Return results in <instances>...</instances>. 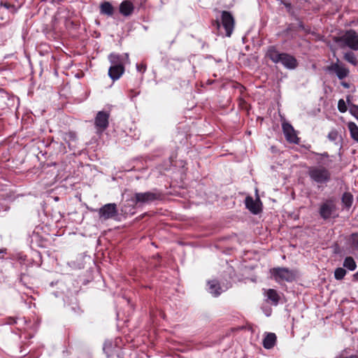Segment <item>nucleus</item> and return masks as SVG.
I'll list each match as a JSON object with an SVG mask.
<instances>
[{
    "mask_svg": "<svg viewBox=\"0 0 358 358\" xmlns=\"http://www.w3.org/2000/svg\"><path fill=\"white\" fill-rule=\"evenodd\" d=\"M307 173L310 181L318 185L328 183L331 178L329 170L323 166H310Z\"/></svg>",
    "mask_w": 358,
    "mask_h": 358,
    "instance_id": "obj_1",
    "label": "nucleus"
},
{
    "mask_svg": "<svg viewBox=\"0 0 358 358\" xmlns=\"http://www.w3.org/2000/svg\"><path fill=\"white\" fill-rule=\"evenodd\" d=\"M162 199V193L157 189L145 192H136L134 195L133 202L138 206L150 204Z\"/></svg>",
    "mask_w": 358,
    "mask_h": 358,
    "instance_id": "obj_2",
    "label": "nucleus"
},
{
    "mask_svg": "<svg viewBox=\"0 0 358 358\" xmlns=\"http://www.w3.org/2000/svg\"><path fill=\"white\" fill-rule=\"evenodd\" d=\"M234 18L229 11H222L221 15V22L218 20L213 23V26L215 27L220 34L223 33L221 31V26L225 31L224 35L230 37L233 33L234 28Z\"/></svg>",
    "mask_w": 358,
    "mask_h": 358,
    "instance_id": "obj_3",
    "label": "nucleus"
},
{
    "mask_svg": "<svg viewBox=\"0 0 358 358\" xmlns=\"http://www.w3.org/2000/svg\"><path fill=\"white\" fill-rule=\"evenodd\" d=\"M273 279L278 283L282 282H292L295 280L296 271L285 267H276L271 270Z\"/></svg>",
    "mask_w": 358,
    "mask_h": 358,
    "instance_id": "obj_4",
    "label": "nucleus"
},
{
    "mask_svg": "<svg viewBox=\"0 0 358 358\" xmlns=\"http://www.w3.org/2000/svg\"><path fill=\"white\" fill-rule=\"evenodd\" d=\"M108 59L111 63L108 69V76L113 81L117 80L124 72V67L120 61V56L111 53Z\"/></svg>",
    "mask_w": 358,
    "mask_h": 358,
    "instance_id": "obj_5",
    "label": "nucleus"
},
{
    "mask_svg": "<svg viewBox=\"0 0 358 358\" xmlns=\"http://www.w3.org/2000/svg\"><path fill=\"white\" fill-rule=\"evenodd\" d=\"M352 50H358V33L354 29H348L336 41Z\"/></svg>",
    "mask_w": 358,
    "mask_h": 358,
    "instance_id": "obj_6",
    "label": "nucleus"
},
{
    "mask_svg": "<svg viewBox=\"0 0 358 358\" xmlns=\"http://www.w3.org/2000/svg\"><path fill=\"white\" fill-rule=\"evenodd\" d=\"M98 214L101 220L113 219L118 214L117 205L115 203L105 204L98 210Z\"/></svg>",
    "mask_w": 358,
    "mask_h": 358,
    "instance_id": "obj_7",
    "label": "nucleus"
},
{
    "mask_svg": "<svg viewBox=\"0 0 358 358\" xmlns=\"http://www.w3.org/2000/svg\"><path fill=\"white\" fill-rule=\"evenodd\" d=\"M110 114L106 111H99L94 118V126L97 134H101L108 127Z\"/></svg>",
    "mask_w": 358,
    "mask_h": 358,
    "instance_id": "obj_8",
    "label": "nucleus"
},
{
    "mask_svg": "<svg viewBox=\"0 0 358 358\" xmlns=\"http://www.w3.org/2000/svg\"><path fill=\"white\" fill-rule=\"evenodd\" d=\"M327 71L329 73H334L339 80H343L346 78L350 71L345 66L344 64H341L339 59L337 58L336 62L332 63L331 65L327 67Z\"/></svg>",
    "mask_w": 358,
    "mask_h": 358,
    "instance_id": "obj_9",
    "label": "nucleus"
},
{
    "mask_svg": "<svg viewBox=\"0 0 358 358\" xmlns=\"http://www.w3.org/2000/svg\"><path fill=\"white\" fill-rule=\"evenodd\" d=\"M282 128L285 137L288 142L294 144H298L299 143V138L291 124L284 121L282 123Z\"/></svg>",
    "mask_w": 358,
    "mask_h": 358,
    "instance_id": "obj_10",
    "label": "nucleus"
},
{
    "mask_svg": "<svg viewBox=\"0 0 358 358\" xmlns=\"http://www.w3.org/2000/svg\"><path fill=\"white\" fill-rule=\"evenodd\" d=\"M336 206L331 201H327L320 208V215L324 220L330 218L336 212Z\"/></svg>",
    "mask_w": 358,
    "mask_h": 358,
    "instance_id": "obj_11",
    "label": "nucleus"
},
{
    "mask_svg": "<svg viewBox=\"0 0 358 358\" xmlns=\"http://www.w3.org/2000/svg\"><path fill=\"white\" fill-rule=\"evenodd\" d=\"M285 68L287 69H294L298 65L296 59L287 53H282L280 62Z\"/></svg>",
    "mask_w": 358,
    "mask_h": 358,
    "instance_id": "obj_12",
    "label": "nucleus"
},
{
    "mask_svg": "<svg viewBox=\"0 0 358 358\" xmlns=\"http://www.w3.org/2000/svg\"><path fill=\"white\" fill-rule=\"evenodd\" d=\"M264 291L266 301L273 306H278L280 299L278 292L273 289H264Z\"/></svg>",
    "mask_w": 358,
    "mask_h": 358,
    "instance_id": "obj_13",
    "label": "nucleus"
},
{
    "mask_svg": "<svg viewBox=\"0 0 358 358\" xmlns=\"http://www.w3.org/2000/svg\"><path fill=\"white\" fill-rule=\"evenodd\" d=\"M282 55V53H280L273 45L269 46L266 53V56L275 64L280 62Z\"/></svg>",
    "mask_w": 358,
    "mask_h": 358,
    "instance_id": "obj_14",
    "label": "nucleus"
},
{
    "mask_svg": "<svg viewBox=\"0 0 358 358\" xmlns=\"http://www.w3.org/2000/svg\"><path fill=\"white\" fill-rule=\"evenodd\" d=\"M208 291L214 296H218L224 291L216 280L208 281Z\"/></svg>",
    "mask_w": 358,
    "mask_h": 358,
    "instance_id": "obj_15",
    "label": "nucleus"
},
{
    "mask_svg": "<svg viewBox=\"0 0 358 358\" xmlns=\"http://www.w3.org/2000/svg\"><path fill=\"white\" fill-rule=\"evenodd\" d=\"M134 10V5L130 1H123L119 7L120 13L125 17L131 15Z\"/></svg>",
    "mask_w": 358,
    "mask_h": 358,
    "instance_id": "obj_16",
    "label": "nucleus"
},
{
    "mask_svg": "<svg viewBox=\"0 0 358 358\" xmlns=\"http://www.w3.org/2000/svg\"><path fill=\"white\" fill-rule=\"evenodd\" d=\"M245 206L253 214H258L261 208L258 203L252 197L247 196L245 198Z\"/></svg>",
    "mask_w": 358,
    "mask_h": 358,
    "instance_id": "obj_17",
    "label": "nucleus"
},
{
    "mask_svg": "<svg viewBox=\"0 0 358 358\" xmlns=\"http://www.w3.org/2000/svg\"><path fill=\"white\" fill-rule=\"evenodd\" d=\"M276 341V336L273 333H268L263 341V345L266 349L272 348Z\"/></svg>",
    "mask_w": 358,
    "mask_h": 358,
    "instance_id": "obj_18",
    "label": "nucleus"
},
{
    "mask_svg": "<svg viewBox=\"0 0 358 358\" xmlns=\"http://www.w3.org/2000/svg\"><path fill=\"white\" fill-rule=\"evenodd\" d=\"M100 13L108 16H112L114 13V8L110 3L105 1L100 6Z\"/></svg>",
    "mask_w": 358,
    "mask_h": 358,
    "instance_id": "obj_19",
    "label": "nucleus"
},
{
    "mask_svg": "<svg viewBox=\"0 0 358 358\" xmlns=\"http://www.w3.org/2000/svg\"><path fill=\"white\" fill-rule=\"evenodd\" d=\"M348 128L350 131L351 138L356 142H358V126L353 122L348 123Z\"/></svg>",
    "mask_w": 358,
    "mask_h": 358,
    "instance_id": "obj_20",
    "label": "nucleus"
},
{
    "mask_svg": "<svg viewBox=\"0 0 358 358\" xmlns=\"http://www.w3.org/2000/svg\"><path fill=\"white\" fill-rule=\"evenodd\" d=\"M115 348L114 347L113 343L111 341H107L104 343L103 350L104 353L106 355L107 357L110 358L113 357L114 355V351Z\"/></svg>",
    "mask_w": 358,
    "mask_h": 358,
    "instance_id": "obj_21",
    "label": "nucleus"
},
{
    "mask_svg": "<svg viewBox=\"0 0 358 358\" xmlns=\"http://www.w3.org/2000/svg\"><path fill=\"white\" fill-rule=\"evenodd\" d=\"M343 58L345 61L355 66L358 65V59L355 53L352 51L346 52L343 55Z\"/></svg>",
    "mask_w": 358,
    "mask_h": 358,
    "instance_id": "obj_22",
    "label": "nucleus"
},
{
    "mask_svg": "<svg viewBox=\"0 0 358 358\" xmlns=\"http://www.w3.org/2000/svg\"><path fill=\"white\" fill-rule=\"evenodd\" d=\"M343 266L352 271L356 269L357 264L354 259L351 257H347L343 262Z\"/></svg>",
    "mask_w": 358,
    "mask_h": 358,
    "instance_id": "obj_23",
    "label": "nucleus"
},
{
    "mask_svg": "<svg viewBox=\"0 0 358 358\" xmlns=\"http://www.w3.org/2000/svg\"><path fill=\"white\" fill-rule=\"evenodd\" d=\"M353 201V197L352 195L349 192H345L342 196V202L345 205V206L348 208H349Z\"/></svg>",
    "mask_w": 358,
    "mask_h": 358,
    "instance_id": "obj_24",
    "label": "nucleus"
},
{
    "mask_svg": "<svg viewBox=\"0 0 358 358\" xmlns=\"http://www.w3.org/2000/svg\"><path fill=\"white\" fill-rule=\"evenodd\" d=\"M347 103L350 113L358 120V106L351 103L348 98L347 99Z\"/></svg>",
    "mask_w": 358,
    "mask_h": 358,
    "instance_id": "obj_25",
    "label": "nucleus"
},
{
    "mask_svg": "<svg viewBox=\"0 0 358 358\" xmlns=\"http://www.w3.org/2000/svg\"><path fill=\"white\" fill-rule=\"evenodd\" d=\"M346 274V271L343 268H337L334 271V277L336 280H342Z\"/></svg>",
    "mask_w": 358,
    "mask_h": 358,
    "instance_id": "obj_26",
    "label": "nucleus"
},
{
    "mask_svg": "<svg viewBox=\"0 0 358 358\" xmlns=\"http://www.w3.org/2000/svg\"><path fill=\"white\" fill-rule=\"evenodd\" d=\"M327 138L330 141H332V142H334L335 143H336V141L338 140V131L336 130V129H332L329 134H328V136H327Z\"/></svg>",
    "mask_w": 358,
    "mask_h": 358,
    "instance_id": "obj_27",
    "label": "nucleus"
},
{
    "mask_svg": "<svg viewBox=\"0 0 358 358\" xmlns=\"http://www.w3.org/2000/svg\"><path fill=\"white\" fill-rule=\"evenodd\" d=\"M338 110L343 113H345L348 110L347 104L343 99H340L338 102Z\"/></svg>",
    "mask_w": 358,
    "mask_h": 358,
    "instance_id": "obj_28",
    "label": "nucleus"
},
{
    "mask_svg": "<svg viewBox=\"0 0 358 358\" xmlns=\"http://www.w3.org/2000/svg\"><path fill=\"white\" fill-rule=\"evenodd\" d=\"M76 134L73 131H69L65 134V141L68 143H69V141H76Z\"/></svg>",
    "mask_w": 358,
    "mask_h": 358,
    "instance_id": "obj_29",
    "label": "nucleus"
},
{
    "mask_svg": "<svg viewBox=\"0 0 358 358\" xmlns=\"http://www.w3.org/2000/svg\"><path fill=\"white\" fill-rule=\"evenodd\" d=\"M350 240L353 247L355 248L356 249H358V234H352L351 235Z\"/></svg>",
    "mask_w": 358,
    "mask_h": 358,
    "instance_id": "obj_30",
    "label": "nucleus"
},
{
    "mask_svg": "<svg viewBox=\"0 0 358 358\" xmlns=\"http://www.w3.org/2000/svg\"><path fill=\"white\" fill-rule=\"evenodd\" d=\"M136 70L141 73H144L146 71V65L144 64H136Z\"/></svg>",
    "mask_w": 358,
    "mask_h": 358,
    "instance_id": "obj_31",
    "label": "nucleus"
},
{
    "mask_svg": "<svg viewBox=\"0 0 358 358\" xmlns=\"http://www.w3.org/2000/svg\"><path fill=\"white\" fill-rule=\"evenodd\" d=\"M298 27L300 29H301L302 31H303L304 32L306 33H309L310 32V28L308 27H306L303 23L302 22H299V24H298Z\"/></svg>",
    "mask_w": 358,
    "mask_h": 358,
    "instance_id": "obj_32",
    "label": "nucleus"
},
{
    "mask_svg": "<svg viewBox=\"0 0 358 358\" xmlns=\"http://www.w3.org/2000/svg\"><path fill=\"white\" fill-rule=\"evenodd\" d=\"M18 322L25 323V320L24 318L12 319V322H10V324H17Z\"/></svg>",
    "mask_w": 358,
    "mask_h": 358,
    "instance_id": "obj_33",
    "label": "nucleus"
},
{
    "mask_svg": "<svg viewBox=\"0 0 358 358\" xmlns=\"http://www.w3.org/2000/svg\"><path fill=\"white\" fill-rule=\"evenodd\" d=\"M353 279L358 281V271L353 275Z\"/></svg>",
    "mask_w": 358,
    "mask_h": 358,
    "instance_id": "obj_34",
    "label": "nucleus"
},
{
    "mask_svg": "<svg viewBox=\"0 0 358 358\" xmlns=\"http://www.w3.org/2000/svg\"><path fill=\"white\" fill-rule=\"evenodd\" d=\"M341 85H342L345 88H349V84H348V83H347L343 82V83H341Z\"/></svg>",
    "mask_w": 358,
    "mask_h": 358,
    "instance_id": "obj_35",
    "label": "nucleus"
},
{
    "mask_svg": "<svg viewBox=\"0 0 358 358\" xmlns=\"http://www.w3.org/2000/svg\"><path fill=\"white\" fill-rule=\"evenodd\" d=\"M285 6L287 8H291V3H283Z\"/></svg>",
    "mask_w": 358,
    "mask_h": 358,
    "instance_id": "obj_36",
    "label": "nucleus"
},
{
    "mask_svg": "<svg viewBox=\"0 0 358 358\" xmlns=\"http://www.w3.org/2000/svg\"><path fill=\"white\" fill-rule=\"evenodd\" d=\"M1 5L6 8H8V7H9V6L6 3H1Z\"/></svg>",
    "mask_w": 358,
    "mask_h": 358,
    "instance_id": "obj_37",
    "label": "nucleus"
},
{
    "mask_svg": "<svg viewBox=\"0 0 358 358\" xmlns=\"http://www.w3.org/2000/svg\"><path fill=\"white\" fill-rule=\"evenodd\" d=\"M322 155H323V156H325V157H328V155H327V152L324 153Z\"/></svg>",
    "mask_w": 358,
    "mask_h": 358,
    "instance_id": "obj_38",
    "label": "nucleus"
},
{
    "mask_svg": "<svg viewBox=\"0 0 358 358\" xmlns=\"http://www.w3.org/2000/svg\"><path fill=\"white\" fill-rule=\"evenodd\" d=\"M351 358H358L357 356H351Z\"/></svg>",
    "mask_w": 358,
    "mask_h": 358,
    "instance_id": "obj_39",
    "label": "nucleus"
}]
</instances>
